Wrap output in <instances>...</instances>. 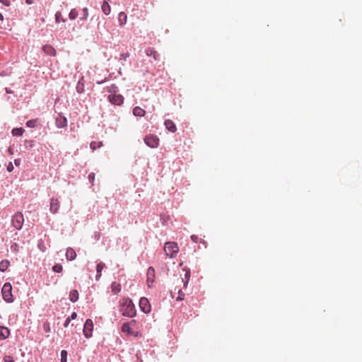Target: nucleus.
I'll return each mask as SVG.
<instances>
[{
    "mask_svg": "<svg viewBox=\"0 0 362 362\" xmlns=\"http://www.w3.org/2000/svg\"><path fill=\"white\" fill-rule=\"evenodd\" d=\"M119 312L123 316L133 317L136 314L135 306L129 298H123L119 301Z\"/></svg>",
    "mask_w": 362,
    "mask_h": 362,
    "instance_id": "obj_1",
    "label": "nucleus"
},
{
    "mask_svg": "<svg viewBox=\"0 0 362 362\" xmlns=\"http://www.w3.org/2000/svg\"><path fill=\"white\" fill-rule=\"evenodd\" d=\"M164 251L170 258L175 257L179 252V247L175 242H168L165 244Z\"/></svg>",
    "mask_w": 362,
    "mask_h": 362,
    "instance_id": "obj_2",
    "label": "nucleus"
},
{
    "mask_svg": "<svg viewBox=\"0 0 362 362\" xmlns=\"http://www.w3.org/2000/svg\"><path fill=\"white\" fill-rule=\"evenodd\" d=\"M3 298L8 303L13 301V297L12 295V286L10 283H6L3 286L1 290Z\"/></svg>",
    "mask_w": 362,
    "mask_h": 362,
    "instance_id": "obj_3",
    "label": "nucleus"
},
{
    "mask_svg": "<svg viewBox=\"0 0 362 362\" xmlns=\"http://www.w3.org/2000/svg\"><path fill=\"white\" fill-rule=\"evenodd\" d=\"M144 143L150 148H154L159 146L160 140L156 135L148 134L145 136Z\"/></svg>",
    "mask_w": 362,
    "mask_h": 362,
    "instance_id": "obj_4",
    "label": "nucleus"
},
{
    "mask_svg": "<svg viewBox=\"0 0 362 362\" xmlns=\"http://www.w3.org/2000/svg\"><path fill=\"white\" fill-rule=\"evenodd\" d=\"M24 222L23 215L21 213H16L12 218L13 226L17 229H21Z\"/></svg>",
    "mask_w": 362,
    "mask_h": 362,
    "instance_id": "obj_5",
    "label": "nucleus"
},
{
    "mask_svg": "<svg viewBox=\"0 0 362 362\" xmlns=\"http://www.w3.org/2000/svg\"><path fill=\"white\" fill-rule=\"evenodd\" d=\"M135 324H136V320H132L129 322L124 323L122 326L121 329L123 332H126L130 335L136 337L139 335V333L134 332L131 328V326H133Z\"/></svg>",
    "mask_w": 362,
    "mask_h": 362,
    "instance_id": "obj_6",
    "label": "nucleus"
},
{
    "mask_svg": "<svg viewBox=\"0 0 362 362\" xmlns=\"http://www.w3.org/2000/svg\"><path fill=\"white\" fill-rule=\"evenodd\" d=\"M147 285L148 287L151 288L153 287V284L156 279V272L153 267H150L147 269Z\"/></svg>",
    "mask_w": 362,
    "mask_h": 362,
    "instance_id": "obj_7",
    "label": "nucleus"
},
{
    "mask_svg": "<svg viewBox=\"0 0 362 362\" xmlns=\"http://www.w3.org/2000/svg\"><path fill=\"white\" fill-rule=\"evenodd\" d=\"M93 329V323L90 319L86 320L84 327L83 334L86 338H90L92 336V332Z\"/></svg>",
    "mask_w": 362,
    "mask_h": 362,
    "instance_id": "obj_8",
    "label": "nucleus"
},
{
    "mask_svg": "<svg viewBox=\"0 0 362 362\" xmlns=\"http://www.w3.org/2000/svg\"><path fill=\"white\" fill-rule=\"evenodd\" d=\"M139 307L144 313H149L151 310V307L148 298L145 297L141 298L139 300Z\"/></svg>",
    "mask_w": 362,
    "mask_h": 362,
    "instance_id": "obj_9",
    "label": "nucleus"
},
{
    "mask_svg": "<svg viewBox=\"0 0 362 362\" xmlns=\"http://www.w3.org/2000/svg\"><path fill=\"white\" fill-rule=\"evenodd\" d=\"M108 99H109V101L112 104L116 105H120L124 102V98L120 94H116V93L111 94L109 95Z\"/></svg>",
    "mask_w": 362,
    "mask_h": 362,
    "instance_id": "obj_10",
    "label": "nucleus"
},
{
    "mask_svg": "<svg viewBox=\"0 0 362 362\" xmlns=\"http://www.w3.org/2000/svg\"><path fill=\"white\" fill-rule=\"evenodd\" d=\"M56 126L58 128L66 127L67 126L66 118L64 116L62 115L61 114H59L56 117Z\"/></svg>",
    "mask_w": 362,
    "mask_h": 362,
    "instance_id": "obj_11",
    "label": "nucleus"
},
{
    "mask_svg": "<svg viewBox=\"0 0 362 362\" xmlns=\"http://www.w3.org/2000/svg\"><path fill=\"white\" fill-rule=\"evenodd\" d=\"M60 203L57 199L52 198L50 202V211L57 213L59 209Z\"/></svg>",
    "mask_w": 362,
    "mask_h": 362,
    "instance_id": "obj_12",
    "label": "nucleus"
},
{
    "mask_svg": "<svg viewBox=\"0 0 362 362\" xmlns=\"http://www.w3.org/2000/svg\"><path fill=\"white\" fill-rule=\"evenodd\" d=\"M42 51L47 55H50V56H55L56 55V50L54 49V48L52 46H51L49 45H44L42 47Z\"/></svg>",
    "mask_w": 362,
    "mask_h": 362,
    "instance_id": "obj_13",
    "label": "nucleus"
},
{
    "mask_svg": "<svg viewBox=\"0 0 362 362\" xmlns=\"http://www.w3.org/2000/svg\"><path fill=\"white\" fill-rule=\"evenodd\" d=\"M164 124H165V126L166 129H167L169 132H172V133H174V132H176V130H177V127H176V126H175V123H174L172 120H170V119H166V120L165 121V122H164Z\"/></svg>",
    "mask_w": 362,
    "mask_h": 362,
    "instance_id": "obj_14",
    "label": "nucleus"
},
{
    "mask_svg": "<svg viewBox=\"0 0 362 362\" xmlns=\"http://www.w3.org/2000/svg\"><path fill=\"white\" fill-rule=\"evenodd\" d=\"M10 335V330L3 326H0V340H4L7 339Z\"/></svg>",
    "mask_w": 362,
    "mask_h": 362,
    "instance_id": "obj_15",
    "label": "nucleus"
},
{
    "mask_svg": "<svg viewBox=\"0 0 362 362\" xmlns=\"http://www.w3.org/2000/svg\"><path fill=\"white\" fill-rule=\"evenodd\" d=\"M66 257L69 261L74 260L76 257V253L72 247H68L66 249Z\"/></svg>",
    "mask_w": 362,
    "mask_h": 362,
    "instance_id": "obj_16",
    "label": "nucleus"
},
{
    "mask_svg": "<svg viewBox=\"0 0 362 362\" xmlns=\"http://www.w3.org/2000/svg\"><path fill=\"white\" fill-rule=\"evenodd\" d=\"M145 52L147 56L152 57L154 59V60L158 59L159 55L153 48L148 47L146 49Z\"/></svg>",
    "mask_w": 362,
    "mask_h": 362,
    "instance_id": "obj_17",
    "label": "nucleus"
},
{
    "mask_svg": "<svg viewBox=\"0 0 362 362\" xmlns=\"http://www.w3.org/2000/svg\"><path fill=\"white\" fill-rule=\"evenodd\" d=\"M146 114V111L140 107H135L133 109V115L136 117H144Z\"/></svg>",
    "mask_w": 362,
    "mask_h": 362,
    "instance_id": "obj_18",
    "label": "nucleus"
},
{
    "mask_svg": "<svg viewBox=\"0 0 362 362\" xmlns=\"http://www.w3.org/2000/svg\"><path fill=\"white\" fill-rule=\"evenodd\" d=\"M102 11L105 15H108L110 13V6L109 5L108 2L107 1H104L102 4Z\"/></svg>",
    "mask_w": 362,
    "mask_h": 362,
    "instance_id": "obj_19",
    "label": "nucleus"
},
{
    "mask_svg": "<svg viewBox=\"0 0 362 362\" xmlns=\"http://www.w3.org/2000/svg\"><path fill=\"white\" fill-rule=\"evenodd\" d=\"M105 267V264L103 262H100L97 264L96 271H97V275H96V280H99V279L101 276V272Z\"/></svg>",
    "mask_w": 362,
    "mask_h": 362,
    "instance_id": "obj_20",
    "label": "nucleus"
},
{
    "mask_svg": "<svg viewBox=\"0 0 362 362\" xmlns=\"http://www.w3.org/2000/svg\"><path fill=\"white\" fill-rule=\"evenodd\" d=\"M69 299L71 302H76L78 299V293L76 290L71 291L69 293Z\"/></svg>",
    "mask_w": 362,
    "mask_h": 362,
    "instance_id": "obj_21",
    "label": "nucleus"
},
{
    "mask_svg": "<svg viewBox=\"0 0 362 362\" xmlns=\"http://www.w3.org/2000/svg\"><path fill=\"white\" fill-rule=\"evenodd\" d=\"M111 289L115 294L118 293L121 291V286L117 282H113L111 284Z\"/></svg>",
    "mask_w": 362,
    "mask_h": 362,
    "instance_id": "obj_22",
    "label": "nucleus"
},
{
    "mask_svg": "<svg viewBox=\"0 0 362 362\" xmlns=\"http://www.w3.org/2000/svg\"><path fill=\"white\" fill-rule=\"evenodd\" d=\"M9 265H10V262L8 260H7V259L2 260L0 262V271L5 272L8 269Z\"/></svg>",
    "mask_w": 362,
    "mask_h": 362,
    "instance_id": "obj_23",
    "label": "nucleus"
},
{
    "mask_svg": "<svg viewBox=\"0 0 362 362\" xmlns=\"http://www.w3.org/2000/svg\"><path fill=\"white\" fill-rule=\"evenodd\" d=\"M25 130L23 128H14L12 130V134L13 136H22L24 133Z\"/></svg>",
    "mask_w": 362,
    "mask_h": 362,
    "instance_id": "obj_24",
    "label": "nucleus"
},
{
    "mask_svg": "<svg viewBox=\"0 0 362 362\" xmlns=\"http://www.w3.org/2000/svg\"><path fill=\"white\" fill-rule=\"evenodd\" d=\"M102 146V141H92L90 144V147L93 151H95L98 148H100Z\"/></svg>",
    "mask_w": 362,
    "mask_h": 362,
    "instance_id": "obj_25",
    "label": "nucleus"
},
{
    "mask_svg": "<svg viewBox=\"0 0 362 362\" xmlns=\"http://www.w3.org/2000/svg\"><path fill=\"white\" fill-rule=\"evenodd\" d=\"M127 16L124 12H121L119 14V21L120 22V25H123L126 23Z\"/></svg>",
    "mask_w": 362,
    "mask_h": 362,
    "instance_id": "obj_26",
    "label": "nucleus"
},
{
    "mask_svg": "<svg viewBox=\"0 0 362 362\" xmlns=\"http://www.w3.org/2000/svg\"><path fill=\"white\" fill-rule=\"evenodd\" d=\"M37 119H30L26 122V126L29 128H34L36 127Z\"/></svg>",
    "mask_w": 362,
    "mask_h": 362,
    "instance_id": "obj_27",
    "label": "nucleus"
},
{
    "mask_svg": "<svg viewBox=\"0 0 362 362\" xmlns=\"http://www.w3.org/2000/svg\"><path fill=\"white\" fill-rule=\"evenodd\" d=\"M62 21V22H65V20L64 18H62V13L60 11H57L56 13H55V21L56 23H59L60 21Z\"/></svg>",
    "mask_w": 362,
    "mask_h": 362,
    "instance_id": "obj_28",
    "label": "nucleus"
},
{
    "mask_svg": "<svg viewBox=\"0 0 362 362\" xmlns=\"http://www.w3.org/2000/svg\"><path fill=\"white\" fill-rule=\"evenodd\" d=\"M62 269H63V267L62 264H57L54 265L52 267V270L54 272H57V273L61 272L62 271Z\"/></svg>",
    "mask_w": 362,
    "mask_h": 362,
    "instance_id": "obj_29",
    "label": "nucleus"
},
{
    "mask_svg": "<svg viewBox=\"0 0 362 362\" xmlns=\"http://www.w3.org/2000/svg\"><path fill=\"white\" fill-rule=\"evenodd\" d=\"M69 16L71 20H74L78 16V11L76 9H72Z\"/></svg>",
    "mask_w": 362,
    "mask_h": 362,
    "instance_id": "obj_30",
    "label": "nucleus"
},
{
    "mask_svg": "<svg viewBox=\"0 0 362 362\" xmlns=\"http://www.w3.org/2000/svg\"><path fill=\"white\" fill-rule=\"evenodd\" d=\"M67 352L65 350H62L61 352V362H66Z\"/></svg>",
    "mask_w": 362,
    "mask_h": 362,
    "instance_id": "obj_31",
    "label": "nucleus"
},
{
    "mask_svg": "<svg viewBox=\"0 0 362 362\" xmlns=\"http://www.w3.org/2000/svg\"><path fill=\"white\" fill-rule=\"evenodd\" d=\"M43 328H44V330L46 332H50V326H49V324L48 322H45L44 323Z\"/></svg>",
    "mask_w": 362,
    "mask_h": 362,
    "instance_id": "obj_32",
    "label": "nucleus"
},
{
    "mask_svg": "<svg viewBox=\"0 0 362 362\" xmlns=\"http://www.w3.org/2000/svg\"><path fill=\"white\" fill-rule=\"evenodd\" d=\"M185 278H186V281L185 282L184 284V286H186L189 280V278H190V272L189 271H187L186 273H185Z\"/></svg>",
    "mask_w": 362,
    "mask_h": 362,
    "instance_id": "obj_33",
    "label": "nucleus"
},
{
    "mask_svg": "<svg viewBox=\"0 0 362 362\" xmlns=\"http://www.w3.org/2000/svg\"><path fill=\"white\" fill-rule=\"evenodd\" d=\"M185 298V293L182 292L181 291L178 293V296L177 298V300H182Z\"/></svg>",
    "mask_w": 362,
    "mask_h": 362,
    "instance_id": "obj_34",
    "label": "nucleus"
},
{
    "mask_svg": "<svg viewBox=\"0 0 362 362\" xmlns=\"http://www.w3.org/2000/svg\"><path fill=\"white\" fill-rule=\"evenodd\" d=\"M4 362H14L13 357L11 356H6L4 358Z\"/></svg>",
    "mask_w": 362,
    "mask_h": 362,
    "instance_id": "obj_35",
    "label": "nucleus"
},
{
    "mask_svg": "<svg viewBox=\"0 0 362 362\" xmlns=\"http://www.w3.org/2000/svg\"><path fill=\"white\" fill-rule=\"evenodd\" d=\"M94 180H95V173H90L88 175V180L90 181V182L93 183Z\"/></svg>",
    "mask_w": 362,
    "mask_h": 362,
    "instance_id": "obj_36",
    "label": "nucleus"
},
{
    "mask_svg": "<svg viewBox=\"0 0 362 362\" xmlns=\"http://www.w3.org/2000/svg\"><path fill=\"white\" fill-rule=\"evenodd\" d=\"M13 169H14V168H13V163L11 162H9L7 165V170L8 172H12L13 170Z\"/></svg>",
    "mask_w": 362,
    "mask_h": 362,
    "instance_id": "obj_37",
    "label": "nucleus"
},
{
    "mask_svg": "<svg viewBox=\"0 0 362 362\" xmlns=\"http://www.w3.org/2000/svg\"><path fill=\"white\" fill-rule=\"evenodd\" d=\"M191 239L194 242V243H197L198 240H199V237L197 235H192L191 236Z\"/></svg>",
    "mask_w": 362,
    "mask_h": 362,
    "instance_id": "obj_38",
    "label": "nucleus"
},
{
    "mask_svg": "<svg viewBox=\"0 0 362 362\" xmlns=\"http://www.w3.org/2000/svg\"><path fill=\"white\" fill-rule=\"evenodd\" d=\"M0 2H1L3 4H4L6 6H8L10 5L9 0H0Z\"/></svg>",
    "mask_w": 362,
    "mask_h": 362,
    "instance_id": "obj_39",
    "label": "nucleus"
},
{
    "mask_svg": "<svg viewBox=\"0 0 362 362\" xmlns=\"http://www.w3.org/2000/svg\"><path fill=\"white\" fill-rule=\"evenodd\" d=\"M11 248L12 250H13L14 251L16 252H18V245L17 243H14L12 246H11Z\"/></svg>",
    "mask_w": 362,
    "mask_h": 362,
    "instance_id": "obj_40",
    "label": "nucleus"
},
{
    "mask_svg": "<svg viewBox=\"0 0 362 362\" xmlns=\"http://www.w3.org/2000/svg\"><path fill=\"white\" fill-rule=\"evenodd\" d=\"M83 13H84V16H83V18H86L88 16V8H84L83 9Z\"/></svg>",
    "mask_w": 362,
    "mask_h": 362,
    "instance_id": "obj_41",
    "label": "nucleus"
},
{
    "mask_svg": "<svg viewBox=\"0 0 362 362\" xmlns=\"http://www.w3.org/2000/svg\"><path fill=\"white\" fill-rule=\"evenodd\" d=\"M70 322H71L70 317L66 318V320H65L64 325V327H68L69 323H70Z\"/></svg>",
    "mask_w": 362,
    "mask_h": 362,
    "instance_id": "obj_42",
    "label": "nucleus"
},
{
    "mask_svg": "<svg viewBox=\"0 0 362 362\" xmlns=\"http://www.w3.org/2000/svg\"><path fill=\"white\" fill-rule=\"evenodd\" d=\"M14 163L16 166H19L21 165V159L20 158L15 159Z\"/></svg>",
    "mask_w": 362,
    "mask_h": 362,
    "instance_id": "obj_43",
    "label": "nucleus"
},
{
    "mask_svg": "<svg viewBox=\"0 0 362 362\" xmlns=\"http://www.w3.org/2000/svg\"><path fill=\"white\" fill-rule=\"evenodd\" d=\"M76 317H77V314H76V313L74 312L71 314V315L69 317L71 320H75L76 318Z\"/></svg>",
    "mask_w": 362,
    "mask_h": 362,
    "instance_id": "obj_44",
    "label": "nucleus"
},
{
    "mask_svg": "<svg viewBox=\"0 0 362 362\" xmlns=\"http://www.w3.org/2000/svg\"><path fill=\"white\" fill-rule=\"evenodd\" d=\"M76 90H77V91H78L79 93H82V92L83 91V88H82V87H81V88H80V86H77V87H76Z\"/></svg>",
    "mask_w": 362,
    "mask_h": 362,
    "instance_id": "obj_45",
    "label": "nucleus"
},
{
    "mask_svg": "<svg viewBox=\"0 0 362 362\" xmlns=\"http://www.w3.org/2000/svg\"><path fill=\"white\" fill-rule=\"evenodd\" d=\"M8 152L10 154H11V155H12V154L13 153V148H8Z\"/></svg>",
    "mask_w": 362,
    "mask_h": 362,
    "instance_id": "obj_46",
    "label": "nucleus"
},
{
    "mask_svg": "<svg viewBox=\"0 0 362 362\" xmlns=\"http://www.w3.org/2000/svg\"><path fill=\"white\" fill-rule=\"evenodd\" d=\"M26 3L28 4H33V1L32 0H26Z\"/></svg>",
    "mask_w": 362,
    "mask_h": 362,
    "instance_id": "obj_47",
    "label": "nucleus"
},
{
    "mask_svg": "<svg viewBox=\"0 0 362 362\" xmlns=\"http://www.w3.org/2000/svg\"><path fill=\"white\" fill-rule=\"evenodd\" d=\"M4 20V16L3 15L0 13V21H3Z\"/></svg>",
    "mask_w": 362,
    "mask_h": 362,
    "instance_id": "obj_48",
    "label": "nucleus"
},
{
    "mask_svg": "<svg viewBox=\"0 0 362 362\" xmlns=\"http://www.w3.org/2000/svg\"><path fill=\"white\" fill-rule=\"evenodd\" d=\"M28 142L30 143V146H32L33 141H29Z\"/></svg>",
    "mask_w": 362,
    "mask_h": 362,
    "instance_id": "obj_49",
    "label": "nucleus"
}]
</instances>
